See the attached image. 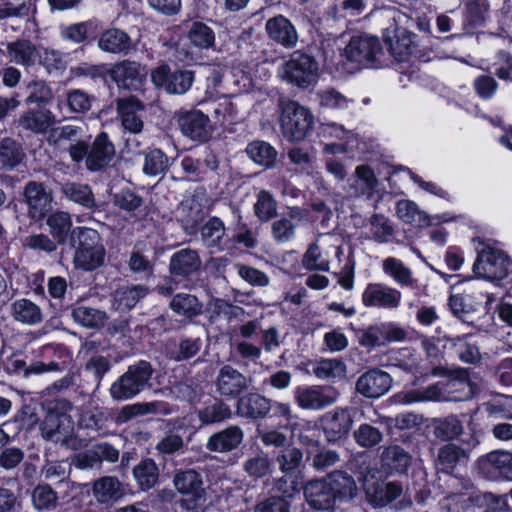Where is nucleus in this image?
<instances>
[{"mask_svg": "<svg viewBox=\"0 0 512 512\" xmlns=\"http://www.w3.org/2000/svg\"><path fill=\"white\" fill-rule=\"evenodd\" d=\"M115 154V146L108 134L101 132L89 144V157L86 160V168L91 172H98L110 164Z\"/></svg>", "mask_w": 512, "mask_h": 512, "instance_id": "obj_15", "label": "nucleus"}, {"mask_svg": "<svg viewBox=\"0 0 512 512\" xmlns=\"http://www.w3.org/2000/svg\"><path fill=\"white\" fill-rule=\"evenodd\" d=\"M486 462L502 478L512 481V453L508 451H493L487 454Z\"/></svg>", "mask_w": 512, "mask_h": 512, "instance_id": "obj_56", "label": "nucleus"}, {"mask_svg": "<svg viewBox=\"0 0 512 512\" xmlns=\"http://www.w3.org/2000/svg\"><path fill=\"white\" fill-rule=\"evenodd\" d=\"M23 197L28 216L36 221L42 220L52 208V193L43 183L29 181L24 187Z\"/></svg>", "mask_w": 512, "mask_h": 512, "instance_id": "obj_10", "label": "nucleus"}, {"mask_svg": "<svg viewBox=\"0 0 512 512\" xmlns=\"http://www.w3.org/2000/svg\"><path fill=\"white\" fill-rule=\"evenodd\" d=\"M60 190L68 200L85 208L92 209L96 206L92 189L87 184L65 182L61 185Z\"/></svg>", "mask_w": 512, "mask_h": 512, "instance_id": "obj_43", "label": "nucleus"}, {"mask_svg": "<svg viewBox=\"0 0 512 512\" xmlns=\"http://www.w3.org/2000/svg\"><path fill=\"white\" fill-rule=\"evenodd\" d=\"M23 246L27 249L51 254L57 250V242L44 233H33L23 239Z\"/></svg>", "mask_w": 512, "mask_h": 512, "instance_id": "obj_63", "label": "nucleus"}, {"mask_svg": "<svg viewBox=\"0 0 512 512\" xmlns=\"http://www.w3.org/2000/svg\"><path fill=\"white\" fill-rule=\"evenodd\" d=\"M509 266L508 256L503 251L485 248L478 253L473 271L487 280H501L507 276Z\"/></svg>", "mask_w": 512, "mask_h": 512, "instance_id": "obj_7", "label": "nucleus"}, {"mask_svg": "<svg viewBox=\"0 0 512 512\" xmlns=\"http://www.w3.org/2000/svg\"><path fill=\"white\" fill-rule=\"evenodd\" d=\"M111 77L119 87L131 88L142 81L145 73L138 62L123 60L112 67Z\"/></svg>", "mask_w": 512, "mask_h": 512, "instance_id": "obj_28", "label": "nucleus"}, {"mask_svg": "<svg viewBox=\"0 0 512 512\" xmlns=\"http://www.w3.org/2000/svg\"><path fill=\"white\" fill-rule=\"evenodd\" d=\"M265 30L268 37L284 48L292 49L297 46L299 36L292 22L283 15H277L267 20Z\"/></svg>", "mask_w": 512, "mask_h": 512, "instance_id": "obj_18", "label": "nucleus"}, {"mask_svg": "<svg viewBox=\"0 0 512 512\" xmlns=\"http://www.w3.org/2000/svg\"><path fill=\"white\" fill-rule=\"evenodd\" d=\"M270 409V400L258 393L244 395L237 402V414L244 418H263Z\"/></svg>", "mask_w": 512, "mask_h": 512, "instance_id": "obj_30", "label": "nucleus"}, {"mask_svg": "<svg viewBox=\"0 0 512 512\" xmlns=\"http://www.w3.org/2000/svg\"><path fill=\"white\" fill-rule=\"evenodd\" d=\"M98 47L107 53L126 55L133 49L134 44L128 33L118 28H110L100 35Z\"/></svg>", "mask_w": 512, "mask_h": 512, "instance_id": "obj_25", "label": "nucleus"}, {"mask_svg": "<svg viewBox=\"0 0 512 512\" xmlns=\"http://www.w3.org/2000/svg\"><path fill=\"white\" fill-rule=\"evenodd\" d=\"M244 432L241 427L231 425L213 433L207 440L206 449L216 453H228L237 449L243 442Z\"/></svg>", "mask_w": 512, "mask_h": 512, "instance_id": "obj_20", "label": "nucleus"}, {"mask_svg": "<svg viewBox=\"0 0 512 512\" xmlns=\"http://www.w3.org/2000/svg\"><path fill=\"white\" fill-rule=\"evenodd\" d=\"M392 386L391 376L380 369H370L356 381V391L367 398H379Z\"/></svg>", "mask_w": 512, "mask_h": 512, "instance_id": "obj_13", "label": "nucleus"}, {"mask_svg": "<svg viewBox=\"0 0 512 512\" xmlns=\"http://www.w3.org/2000/svg\"><path fill=\"white\" fill-rule=\"evenodd\" d=\"M279 75L287 83L306 89L317 82L319 63L312 55L297 50L283 63Z\"/></svg>", "mask_w": 512, "mask_h": 512, "instance_id": "obj_4", "label": "nucleus"}, {"mask_svg": "<svg viewBox=\"0 0 512 512\" xmlns=\"http://www.w3.org/2000/svg\"><path fill=\"white\" fill-rule=\"evenodd\" d=\"M245 151L255 164L266 169L273 168L276 163L278 153L268 142L261 140L253 141L247 145Z\"/></svg>", "mask_w": 512, "mask_h": 512, "instance_id": "obj_40", "label": "nucleus"}, {"mask_svg": "<svg viewBox=\"0 0 512 512\" xmlns=\"http://www.w3.org/2000/svg\"><path fill=\"white\" fill-rule=\"evenodd\" d=\"M152 82L163 87L169 94H185L194 82V72L190 70H176L170 72L168 65H161L151 73Z\"/></svg>", "mask_w": 512, "mask_h": 512, "instance_id": "obj_8", "label": "nucleus"}, {"mask_svg": "<svg viewBox=\"0 0 512 512\" xmlns=\"http://www.w3.org/2000/svg\"><path fill=\"white\" fill-rule=\"evenodd\" d=\"M339 393L330 386L298 387L294 398L298 406L305 410H321L334 404Z\"/></svg>", "mask_w": 512, "mask_h": 512, "instance_id": "obj_9", "label": "nucleus"}, {"mask_svg": "<svg viewBox=\"0 0 512 512\" xmlns=\"http://www.w3.org/2000/svg\"><path fill=\"white\" fill-rule=\"evenodd\" d=\"M173 484L180 494L190 496L194 502L204 500L203 479L196 470L189 469L177 472L174 475Z\"/></svg>", "mask_w": 512, "mask_h": 512, "instance_id": "obj_22", "label": "nucleus"}, {"mask_svg": "<svg viewBox=\"0 0 512 512\" xmlns=\"http://www.w3.org/2000/svg\"><path fill=\"white\" fill-rule=\"evenodd\" d=\"M169 159L160 149H153L146 154L143 172L149 176H157L168 169Z\"/></svg>", "mask_w": 512, "mask_h": 512, "instance_id": "obj_60", "label": "nucleus"}, {"mask_svg": "<svg viewBox=\"0 0 512 512\" xmlns=\"http://www.w3.org/2000/svg\"><path fill=\"white\" fill-rule=\"evenodd\" d=\"M369 223L371 225L372 239L375 242L383 244L390 241L394 229L384 215L373 214L369 219Z\"/></svg>", "mask_w": 512, "mask_h": 512, "instance_id": "obj_61", "label": "nucleus"}, {"mask_svg": "<svg viewBox=\"0 0 512 512\" xmlns=\"http://www.w3.org/2000/svg\"><path fill=\"white\" fill-rule=\"evenodd\" d=\"M243 470L251 478L260 479L271 472L272 462L269 455L260 451L247 458L242 464Z\"/></svg>", "mask_w": 512, "mask_h": 512, "instance_id": "obj_53", "label": "nucleus"}, {"mask_svg": "<svg viewBox=\"0 0 512 512\" xmlns=\"http://www.w3.org/2000/svg\"><path fill=\"white\" fill-rule=\"evenodd\" d=\"M442 340L445 342L444 348L452 350L460 361L476 364L481 360L478 347L469 341L467 335L455 337L444 335Z\"/></svg>", "mask_w": 512, "mask_h": 512, "instance_id": "obj_32", "label": "nucleus"}, {"mask_svg": "<svg viewBox=\"0 0 512 512\" xmlns=\"http://www.w3.org/2000/svg\"><path fill=\"white\" fill-rule=\"evenodd\" d=\"M384 40L391 55L398 61L404 60L412 53V34L405 28L395 26L392 30L390 28L386 29Z\"/></svg>", "mask_w": 512, "mask_h": 512, "instance_id": "obj_26", "label": "nucleus"}, {"mask_svg": "<svg viewBox=\"0 0 512 512\" xmlns=\"http://www.w3.org/2000/svg\"><path fill=\"white\" fill-rule=\"evenodd\" d=\"M92 493L98 503L108 504L124 495V487L117 477L103 476L93 483Z\"/></svg>", "mask_w": 512, "mask_h": 512, "instance_id": "obj_29", "label": "nucleus"}, {"mask_svg": "<svg viewBox=\"0 0 512 512\" xmlns=\"http://www.w3.org/2000/svg\"><path fill=\"white\" fill-rule=\"evenodd\" d=\"M345 372V365L336 359H323L313 368V373L319 379L342 377Z\"/></svg>", "mask_w": 512, "mask_h": 512, "instance_id": "obj_64", "label": "nucleus"}, {"mask_svg": "<svg viewBox=\"0 0 512 512\" xmlns=\"http://www.w3.org/2000/svg\"><path fill=\"white\" fill-rule=\"evenodd\" d=\"M466 458L467 453L465 449L456 444L449 443L439 448L434 465L437 471L450 474Z\"/></svg>", "mask_w": 512, "mask_h": 512, "instance_id": "obj_34", "label": "nucleus"}, {"mask_svg": "<svg viewBox=\"0 0 512 512\" xmlns=\"http://www.w3.org/2000/svg\"><path fill=\"white\" fill-rule=\"evenodd\" d=\"M382 268L385 274L389 275L400 286L417 288V280L412 276V271L402 261L394 257L383 260Z\"/></svg>", "mask_w": 512, "mask_h": 512, "instance_id": "obj_41", "label": "nucleus"}, {"mask_svg": "<svg viewBox=\"0 0 512 512\" xmlns=\"http://www.w3.org/2000/svg\"><path fill=\"white\" fill-rule=\"evenodd\" d=\"M133 475L141 490L147 491L157 483L159 470L153 460L145 459L134 467Z\"/></svg>", "mask_w": 512, "mask_h": 512, "instance_id": "obj_51", "label": "nucleus"}, {"mask_svg": "<svg viewBox=\"0 0 512 512\" xmlns=\"http://www.w3.org/2000/svg\"><path fill=\"white\" fill-rule=\"evenodd\" d=\"M197 415L202 424L211 425L230 419L232 411L221 399H214L210 404L200 409Z\"/></svg>", "mask_w": 512, "mask_h": 512, "instance_id": "obj_46", "label": "nucleus"}, {"mask_svg": "<svg viewBox=\"0 0 512 512\" xmlns=\"http://www.w3.org/2000/svg\"><path fill=\"white\" fill-rule=\"evenodd\" d=\"M254 213L261 222H267L277 215V202L273 195L261 190L254 204Z\"/></svg>", "mask_w": 512, "mask_h": 512, "instance_id": "obj_55", "label": "nucleus"}, {"mask_svg": "<svg viewBox=\"0 0 512 512\" xmlns=\"http://www.w3.org/2000/svg\"><path fill=\"white\" fill-rule=\"evenodd\" d=\"M307 460L314 470L324 472L336 467L342 461V456L335 449L319 445L316 449H308Z\"/></svg>", "mask_w": 512, "mask_h": 512, "instance_id": "obj_37", "label": "nucleus"}, {"mask_svg": "<svg viewBox=\"0 0 512 512\" xmlns=\"http://www.w3.org/2000/svg\"><path fill=\"white\" fill-rule=\"evenodd\" d=\"M384 438L383 432L368 423L359 425L353 431V439L358 446L364 449H371L382 442Z\"/></svg>", "mask_w": 512, "mask_h": 512, "instance_id": "obj_54", "label": "nucleus"}, {"mask_svg": "<svg viewBox=\"0 0 512 512\" xmlns=\"http://www.w3.org/2000/svg\"><path fill=\"white\" fill-rule=\"evenodd\" d=\"M24 157L25 153L19 142L9 137L0 140V163L4 168L16 167Z\"/></svg>", "mask_w": 512, "mask_h": 512, "instance_id": "obj_48", "label": "nucleus"}, {"mask_svg": "<svg viewBox=\"0 0 512 512\" xmlns=\"http://www.w3.org/2000/svg\"><path fill=\"white\" fill-rule=\"evenodd\" d=\"M201 263V258L196 250L184 248L171 256L169 270L173 276L186 278L197 272Z\"/></svg>", "mask_w": 512, "mask_h": 512, "instance_id": "obj_23", "label": "nucleus"}, {"mask_svg": "<svg viewBox=\"0 0 512 512\" xmlns=\"http://www.w3.org/2000/svg\"><path fill=\"white\" fill-rule=\"evenodd\" d=\"M336 500H351L356 492L357 486L354 478L345 471L335 470L324 477Z\"/></svg>", "mask_w": 512, "mask_h": 512, "instance_id": "obj_31", "label": "nucleus"}, {"mask_svg": "<svg viewBox=\"0 0 512 512\" xmlns=\"http://www.w3.org/2000/svg\"><path fill=\"white\" fill-rule=\"evenodd\" d=\"M396 214L399 219L407 224L417 226H427L429 224L428 215L410 200H400L396 205Z\"/></svg>", "mask_w": 512, "mask_h": 512, "instance_id": "obj_52", "label": "nucleus"}, {"mask_svg": "<svg viewBox=\"0 0 512 512\" xmlns=\"http://www.w3.org/2000/svg\"><path fill=\"white\" fill-rule=\"evenodd\" d=\"M225 232L226 229L223 221L218 217H212L200 229L201 240L212 252H222L228 245Z\"/></svg>", "mask_w": 512, "mask_h": 512, "instance_id": "obj_27", "label": "nucleus"}, {"mask_svg": "<svg viewBox=\"0 0 512 512\" xmlns=\"http://www.w3.org/2000/svg\"><path fill=\"white\" fill-rule=\"evenodd\" d=\"M303 461V451L295 446L285 447L276 456L279 470L286 475L296 473L303 466Z\"/></svg>", "mask_w": 512, "mask_h": 512, "instance_id": "obj_47", "label": "nucleus"}, {"mask_svg": "<svg viewBox=\"0 0 512 512\" xmlns=\"http://www.w3.org/2000/svg\"><path fill=\"white\" fill-rule=\"evenodd\" d=\"M150 362L140 360L130 365L127 371L112 383L109 393L116 401H126L141 393L147 386L153 375Z\"/></svg>", "mask_w": 512, "mask_h": 512, "instance_id": "obj_3", "label": "nucleus"}, {"mask_svg": "<svg viewBox=\"0 0 512 512\" xmlns=\"http://www.w3.org/2000/svg\"><path fill=\"white\" fill-rule=\"evenodd\" d=\"M344 56L359 67H374L381 62L383 49L377 37L359 34L351 37L344 48Z\"/></svg>", "mask_w": 512, "mask_h": 512, "instance_id": "obj_6", "label": "nucleus"}, {"mask_svg": "<svg viewBox=\"0 0 512 512\" xmlns=\"http://www.w3.org/2000/svg\"><path fill=\"white\" fill-rule=\"evenodd\" d=\"M12 318L21 324L37 325L42 322L41 308L29 299H18L10 305Z\"/></svg>", "mask_w": 512, "mask_h": 512, "instance_id": "obj_36", "label": "nucleus"}, {"mask_svg": "<svg viewBox=\"0 0 512 512\" xmlns=\"http://www.w3.org/2000/svg\"><path fill=\"white\" fill-rule=\"evenodd\" d=\"M31 7V0H6L0 4V20L28 18Z\"/></svg>", "mask_w": 512, "mask_h": 512, "instance_id": "obj_59", "label": "nucleus"}, {"mask_svg": "<svg viewBox=\"0 0 512 512\" xmlns=\"http://www.w3.org/2000/svg\"><path fill=\"white\" fill-rule=\"evenodd\" d=\"M189 39L196 47L208 49L215 42V34L206 24L195 22L189 31Z\"/></svg>", "mask_w": 512, "mask_h": 512, "instance_id": "obj_62", "label": "nucleus"}, {"mask_svg": "<svg viewBox=\"0 0 512 512\" xmlns=\"http://www.w3.org/2000/svg\"><path fill=\"white\" fill-rule=\"evenodd\" d=\"M55 123V115L45 108L27 110L18 120L21 128L35 134L46 133Z\"/></svg>", "mask_w": 512, "mask_h": 512, "instance_id": "obj_24", "label": "nucleus"}, {"mask_svg": "<svg viewBox=\"0 0 512 512\" xmlns=\"http://www.w3.org/2000/svg\"><path fill=\"white\" fill-rule=\"evenodd\" d=\"M250 383L251 379L230 365L220 368L215 381L217 392L226 398H236L247 390Z\"/></svg>", "mask_w": 512, "mask_h": 512, "instance_id": "obj_14", "label": "nucleus"}, {"mask_svg": "<svg viewBox=\"0 0 512 512\" xmlns=\"http://www.w3.org/2000/svg\"><path fill=\"white\" fill-rule=\"evenodd\" d=\"M398 401L403 404L419 402L443 401L444 395L439 384H432L424 388L414 389L397 395Z\"/></svg>", "mask_w": 512, "mask_h": 512, "instance_id": "obj_45", "label": "nucleus"}, {"mask_svg": "<svg viewBox=\"0 0 512 512\" xmlns=\"http://www.w3.org/2000/svg\"><path fill=\"white\" fill-rule=\"evenodd\" d=\"M181 132L193 141L205 142L212 135V125L207 115L199 110H192L178 118Z\"/></svg>", "mask_w": 512, "mask_h": 512, "instance_id": "obj_12", "label": "nucleus"}, {"mask_svg": "<svg viewBox=\"0 0 512 512\" xmlns=\"http://www.w3.org/2000/svg\"><path fill=\"white\" fill-rule=\"evenodd\" d=\"M31 501L36 510L49 511L57 507L59 497L50 485L39 484L32 491Z\"/></svg>", "mask_w": 512, "mask_h": 512, "instance_id": "obj_50", "label": "nucleus"}, {"mask_svg": "<svg viewBox=\"0 0 512 512\" xmlns=\"http://www.w3.org/2000/svg\"><path fill=\"white\" fill-rule=\"evenodd\" d=\"M401 292L383 284H369L363 292L362 301L367 307L396 309L401 302Z\"/></svg>", "mask_w": 512, "mask_h": 512, "instance_id": "obj_17", "label": "nucleus"}, {"mask_svg": "<svg viewBox=\"0 0 512 512\" xmlns=\"http://www.w3.org/2000/svg\"><path fill=\"white\" fill-rule=\"evenodd\" d=\"M116 107L124 129L134 134L140 133L144 126L142 113L145 104L136 96H129L118 98Z\"/></svg>", "mask_w": 512, "mask_h": 512, "instance_id": "obj_16", "label": "nucleus"}, {"mask_svg": "<svg viewBox=\"0 0 512 512\" xmlns=\"http://www.w3.org/2000/svg\"><path fill=\"white\" fill-rule=\"evenodd\" d=\"M169 308L178 316L193 319L203 312L202 302L192 294L178 293L173 296Z\"/></svg>", "mask_w": 512, "mask_h": 512, "instance_id": "obj_38", "label": "nucleus"}, {"mask_svg": "<svg viewBox=\"0 0 512 512\" xmlns=\"http://www.w3.org/2000/svg\"><path fill=\"white\" fill-rule=\"evenodd\" d=\"M148 289L142 285L123 286L116 289L112 295V307L117 311H128L132 309L140 299L144 298Z\"/></svg>", "mask_w": 512, "mask_h": 512, "instance_id": "obj_35", "label": "nucleus"}, {"mask_svg": "<svg viewBox=\"0 0 512 512\" xmlns=\"http://www.w3.org/2000/svg\"><path fill=\"white\" fill-rule=\"evenodd\" d=\"M71 316L76 323L90 329L104 326L108 318L104 311L84 305L74 306Z\"/></svg>", "mask_w": 512, "mask_h": 512, "instance_id": "obj_44", "label": "nucleus"}, {"mask_svg": "<svg viewBox=\"0 0 512 512\" xmlns=\"http://www.w3.org/2000/svg\"><path fill=\"white\" fill-rule=\"evenodd\" d=\"M279 106L283 136L290 142L303 140L313 125V115L309 109L290 99H280Z\"/></svg>", "mask_w": 512, "mask_h": 512, "instance_id": "obj_5", "label": "nucleus"}, {"mask_svg": "<svg viewBox=\"0 0 512 512\" xmlns=\"http://www.w3.org/2000/svg\"><path fill=\"white\" fill-rule=\"evenodd\" d=\"M70 401L64 398L54 399L45 404L46 414L40 424L42 437L53 443L66 445L73 434L74 422L69 412Z\"/></svg>", "mask_w": 512, "mask_h": 512, "instance_id": "obj_2", "label": "nucleus"}, {"mask_svg": "<svg viewBox=\"0 0 512 512\" xmlns=\"http://www.w3.org/2000/svg\"><path fill=\"white\" fill-rule=\"evenodd\" d=\"M94 102V97L81 89H71L66 93V104L73 113L84 114L88 112Z\"/></svg>", "mask_w": 512, "mask_h": 512, "instance_id": "obj_58", "label": "nucleus"}, {"mask_svg": "<svg viewBox=\"0 0 512 512\" xmlns=\"http://www.w3.org/2000/svg\"><path fill=\"white\" fill-rule=\"evenodd\" d=\"M303 492L308 504L318 510L329 509L337 501L324 477L308 481Z\"/></svg>", "mask_w": 512, "mask_h": 512, "instance_id": "obj_21", "label": "nucleus"}, {"mask_svg": "<svg viewBox=\"0 0 512 512\" xmlns=\"http://www.w3.org/2000/svg\"><path fill=\"white\" fill-rule=\"evenodd\" d=\"M68 58L69 54L46 48L40 53L39 62L48 73L62 72L68 66Z\"/></svg>", "mask_w": 512, "mask_h": 512, "instance_id": "obj_57", "label": "nucleus"}, {"mask_svg": "<svg viewBox=\"0 0 512 512\" xmlns=\"http://www.w3.org/2000/svg\"><path fill=\"white\" fill-rule=\"evenodd\" d=\"M7 53L18 65L31 67L39 60L40 52L30 40L19 39L7 44Z\"/></svg>", "mask_w": 512, "mask_h": 512, "instance_id": "obj_33", "label": "nucleus"}, {"mask_svg": "<svg viewBox=\"0 0 512 512\" xmlns=\"http://www.w3.org/2000/svg\"><path fill=\"white\" fill-rule=\"evenodd\" d=\"M178 212L186 230L193 232L206 216L204 206L194 198L183 201Z\"/></svg>", "mask_w": 512, "mask_h": 512, "instance_id": "obj_42", "label": "nucleus"}, {"mask_svg": "<svg viewBox=\"0 0 512 512\" xmlns=\"http://www.w3.org/2000/svg\"><path fill=\"white\" fill-rule=\"evenodd\" d=\"M70 243L75 249L73 262L76 268L93 271L103 265L105 248L96 230L76 227L70 233Z\"/></svg>", "mask_w": 512, "mask_h": 512, "instance_id": "obj_1", "label": "nucleus"}, {"mask_svg": "<svg viewBox=\"0 0 512 512\" xmlns=\"http://www.w3.org/2000/svg\"><path fill=\"white\" fill-rule=\"evenodd\" d=\"M46 224L53 238L57 239L60 244L66 241L68 234L70 235L72 231V218L68 212L56 211L50 214L46 219Z\"/></svg>", "mask_w": 512, "mask_h": 512, "instance_id": "obj_49", "label": "nucleus"}, {"mask_svg": "<svg viewBox=\"0 0 512 512\" xmlns=\"http://www.w3.org/2000/svg\"><path fill=\"white\" fill-rule=\"evenodd\" d=\"M377 185L378 180L374 171L368 165H359L345 188L346 195L349 198L365 196L367 199H371Z\"/></svg>", "mask_w": 512, "mask_h": 512, "instance_id": "obj_19", "label": "nucleus"}, {"mask_svg": "<svg viewBox=\"0 0 512 512\" xmlns=\"http://www.w3.org/2000/svg\"><path fill=\"white\" fill-rule=\"evenodd\" d=\"M320 422L326 440L329 443H335L348 436L353 418L348 408H336L325 413Z\"/></svg>", "mask_w": 512, "mask_h": 512, "instance_id": "obj_11", "label": "nucleus"}, {"mask_svg": "<svg viewBox=\"0 0 512 512\" xmlns=\"http://www.w3.org/2000/svg\"><path fill=\"white\" fill-rule=\"evenodd\" d=\"M431 427L435 438L441 441L457 439L464 431L462 422L455 415L435 418L432 420Z\"/></svg>", "mask_w": 512, "mask_h": 512, "instance_id": "obj_39", "label": "nucleus"}]
</instances>
